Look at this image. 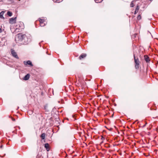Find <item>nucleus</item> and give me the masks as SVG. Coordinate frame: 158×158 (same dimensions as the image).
Listing matches in <instances>:
<instances>
[{
  "label": "nucleus",
  "instance_id": "obj_23",
  "mask_svg": "<svg viewBox=\"0 0 158 158\" xmlns=\"http://www.w3.org/2000/svg\"><path fill=\"white\" fill-rule=\"evenodd\" d=\"M101 139H102V140H103V139H104V138L103 137H102V138H101Z\"/></svg>",
  "mask_w": 158,
  "mask_h": 158
},
{
  "label": "nucleus",
  "instance_id": "obj_2",
  "mask_svg": "<svg viewBox=\"0 0 158 158\" xmlns=\"http://www.w3.org/2000/svg\"><path fill=\"white\" fill-rule=\"evenodd\" d=\"M134 57L135 64V68L136 69H138L139 68V60L138 58H135V55H134Z\"/></svg>",
  "mask_w": 158,
  "mask_h": 158
},
{
  "label": "nucleus",
  "instance_id": "obj_21",
  "mask_svg": "<svg viewBox=\"0 0 158 158\" xmlns=\"http://www.w3.org/2000/svg\"><path fill=\"white\" fill-rule=\"evenodd\" d=\"M12 121H15V118H12Z\"/></svg>",
  "mask_w": 158,
  "mask_h": 158
},
{
  "label": "nucleus",
  "instance_id": "obj_5",
  "mask_svg": "<svg viewBox=\"0 0 158 158\" xmlns=\"http://www.w3.org/2000/svg\"><path fill=\"white\" fill-rule=\"evenodd\" d=\"M11 54L13 56H14L17 59H19V57L17 56L16 53L15 52L14 50L11 49Z\"/></svg>",
  "mask_w": 158,
  "mask_h": 158
},
{
  "label": "nucleus",
  "instance_id": "obj_20",
  "mask_svg": "<svg viewBox=\"0 0 158 158\" xmlns=\"http://www.w3.org/2000/svg\"><path fill=\"white\" fill-rule=\"evenodd\" d=\"M1 13H2L1 12L0 13V18H3V17L2 15H1Z\"/></svg>",
  "mask_w": 158,
  "mask_h": 158
},
{
  "label": "nucleus",
  "instance_id": "obj_25",
  "mask_svg": "<svg viewBox=\"0 0 158 158\" xmlns=\"http://www.w3.org/2000/svg\"><path fill=\"white\" fill-rule=\"evenodd\" d=\"M46 106H45V107H44V108H45V109H46Z\"/></svg>",
  "mask_w": 158,
  "mask_h": 158
},
{
  "label": "nucleus",
  "instance_id": "obj_10",
  "mask_svg": "<svg viewBox=\"0 0 158 158\" xmlns=\"http://www.w3.org/2000/svg\"><path fill=\"white\" fill-rule=\"evenodd\" d=\"M45 147L46 148L47 151H48L49 150V145L48 143H46L45 144Z\"/></svg>",
  "mask_w": 158,
  "mask_h": 158
},
{
  "label": "nucleus",
  "instance_id": "obj_13",
  "mask_svg": "<svg viewBox=\"0 0 158 158\" xmlns=\"http://www.w3.org/2000/svg\"><path fill=\"white\" fill-rule=\"evenodd\" d=\"M7 15L9 16H11L12 15V13L10 11H8L7 12Z\"/></svg>",
  "mask_w": 158,
  "mask_h": 158
},
{
  "label": "nucleus",
  "instance_id": "obj_17",
  "mask_svg": "<svg viewBox=\"0 0 158 158\" xmlns=\"http://www.w3.org/2000/svg\"><path fill=\"white\" fill-rule=\"evenodd\" d=\"M40 26L41 27H44V26L45 25V23H40Z\"/></svg>",
  "mask_w": 158,
  "mask_h": 158
},
{
  "label": "nucleus",
  "instance_id": "obj_6",
  "mask_svg": "<svg viewBox=\"0 0 158 158\" xmlns=\"http://www.w3.org/2000/svg\"><path fill=\"white\" fill-rule=\"evenodd\" d=\"M24 64L25 65L28 64L30 65L31 66H33L31 61L30 60H28L27 61H24L23 62Z\"/></svg>",
  "mask_w": 158,
  "mask_h": 158
},
{
  "label": "nucleus",
  "instance_id": "obj_8",
  "mask_svg": "<svg viewBox=\"0 0 158 158\" xmlns=\"http://www.w3.org/2000/svg\"><path fill=\"white\" fill-rule=\"evenodd\" d=\"M30 74H27L25 77H23V79L24 80H27L29 79L30 78Z\"/></svg>",
  "mask_w": 158,
  "mask_h": 158
},
{
  "label": "nucleus",
  "instance_id": "obj_11",
  "mask_svg": "<svg viewBox=\"0 0 158 158\" xmlns=\"http://www.w3.org/2000/svg\"><path fill=\"white\" fill-rule=\"evenodd\" d=\"M139 9V7L138 6H137L136 7V8L135 9V11L134 14H136L138 12V10Z\"/></svg>",
  "mask_w": 158,
  "mask_h": 158
},
{
  "label": "nucleus",
  "instance_id": "obj_24",
  "mask_svg": "<svg viewBox=\"0 0 158 158\" xmlns=\"http://www.w3.org/2000/svg\"><path fill=\"white\" fill-rule=\"evenodd\" d=\"M2 146H3L2 145L0 147V148H2Z\"/></svg>",
  "mask_w": 158,
  "mask_h": 158
},
{
  "label": "nucleus",
  "instance_id": "obj_12",
  "mask_svg": "<svg viewBox=\"0 0 158 158\" xmlns=\"http://www.w3.org/2000/svg\"><path fill=\"white\" fill-rule=\"evenodd\" d=\"M41 137L42 139H44L45 137V134L43 133L41 134Z\"/></svg>",
  "mask_w": 158,
  "mask_h": 158
},
{
  "label": "nucleus",
  "instance_id": "obj_3",
  "mask_svg": "<svg viewBox=\"0 0 158 158\" xmlns=\"http://www.w3.org/2000/svg\"><path fill=\"white\" fill-rule=\"evenodd\" d=\"M16 17L10 18L9 20V22L10 24H13L16 23Z\"/></svg>",
  "mask_w": 158,
  "mask_h": 158
},
{
  "label": "nucleus",
  "instance_id": "obj_7",
  "mask_svg": "<svg viewBox=\"0 0 158 158\" xmlns=\"http://www.w3.org/2000/svg\"><path fill=\"white\" fill-rule=\"evenodd\" d=\"M144 58L145 61L146 62H149L150 60L149 59V57L147 55L144 56Z\"/></svg>",
  "mask_w": 158,
  "mask_h": 158
},
{
  "label": "nucleus",
  "instance_id": "obj_15",
  "mask_svg": "<svg viewBox=\"0 0 158 158\" xmlns=\"http://www.w3.org/2000/svg\"><path fill=\"white\" fill-rule=\"evenodd\" d=\"M134 2V1H132L131 2V3L130 4V6L131 7H134L135 6V5H134V3H133Z\"/></svg>",
  "mask_w": 158,
  "mask_h": 158
},
{
  "label": "nucleus",
  "instance_id": "obj_9",
  "mask_svg": "<svg viewBox=\"0 0 158 158\" xmlns=\"http://www.w3.org/2000/svg\"><path fill=\"white\" fill-rule=\"evenodd\" d=\"M86 56V55L85 54H82L79 57V59L80 60H81L85 58Z\"/></svg>",
  "mask_w": 158,
  "mask_h": 158
},
{
  "label": "nucleus",
  "instance_id": "obj_4",
  "mask_svg": "<svg viewBox=\"0 0 158 158\" xmlns=\"http://www.w3.org/2000/svg\"><path fill=\"white\" fill-rule=\"evenodd\" d=\"M21 24V25H20V24L19 23V24H17V25H16V28H15V31H18L17 30L18 29V30H19V29H21L22 28V27H23V24H22L21 23H20Z\"/></svg>",
  "mask_w": 158,
  "mask_h": 158
},
{
  "label": "nucleus",
  "instance_id": "obj_19",
  "mask_svg": "<svg viewBox=\"0 0 158 158\" xmlns=\"http://www.w3.org/2000/svg\"><path fill=\"white\" fill-rule=\"evenodd\" d=\"M94 0L95 1V2H96V3H100V2H101L102 1V0L100 1H99V0Z\"/></svg>",
  "mask_w": 158,
  "mask_h": 158
},
{
  "label": "nucleus",
  "instance_id": "obj_16",
  "mask_svg": "<svg viewBox=\"0 0 158 158\" xmlns=\"http://www.w3.org/2000/svg\"><path fill=\"white\" fill-rule=\"evenodd\" d=\"M137 19L138 20H139L141 19V15H139L137 17Z\"/></svg>",
  "mask_w": 158,
  "mask_h": 158
},
{
  "label": "nucleus",
  "instance_id": "obj_1",
  "mask_svg": "<svg viewBox=\"0 0 158 158\" xmlns=\"http://www.w3.org/2000/svg\"><path fill=\"white\" fill-rule=\"evenodd\" d=\"M26 38V36L21 33L18 34L15 37V40L17 43H19L20 42H22L20 44H23L22 42L23 40Z\"/></svg>",
  "mask_w": 158,
  "mask_h": 158
},
{
  "label": "nucleus",
  "instance_id": "obj_14",
  "mask_svg": "<svg viewBox=\"0 0 158 158\" xmlns=\"http://www.w3.org/2000/svg\"><path fill=\"white\" fill-rule=\"evenodd\" d=\"M40 23H44V19H39V20Z\"/></svg>",
  "mask_w": 158,
  "mask_h": 158
},
{
  "label": "nucleus",
  "instance_id": "obj_22",
  "mask_svg": "<svg viewBox=\"0 0 158 158\" xmlns=\"http://www.w3.org/2000/svg\"><path fill=\"white\" fill-rule=\"evenodd\" d=\"M2 32V29L0 28V33H1Z\"/></svg>",
  "mask_w": 158,
  "mask_h": 158
},
{
  "label": "nucleus",
  "instance_id": "obj_18",
  "mask_svg": "<svg viewBox=\"0 0 158 158\" xmlns=\"http://www.w3.org/2000/svg\"><path fill=\"white\" fill-rule=\"evenodd\" d=\"M60 0H53V2H59Z\"/></svg>",
  "mask_w": 158,
  "mask_h": 158
}]
</instances>
